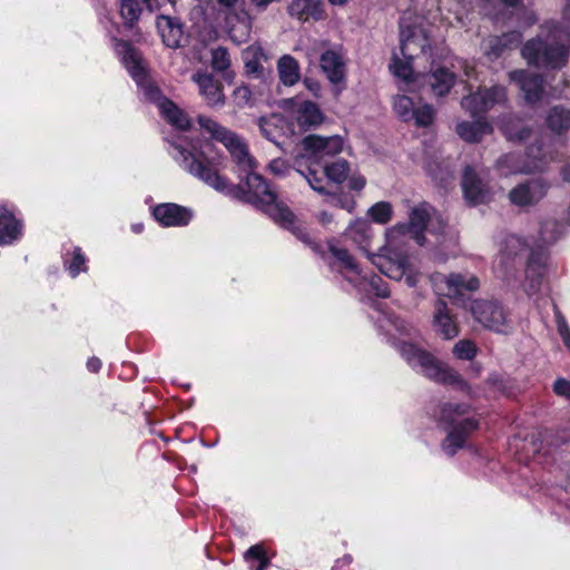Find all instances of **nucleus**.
<instances>
[{"mask_svg":"<svg viewBox=\"0 0 570 570\" xmlns=\"http://www.w3.org/2000/svg\"><path fill=\"white\" fill-rule=\"evenodd\" d=\"M521 56L531 67L560 70L570 57V36L558 23L546 22L540 32L523 45Z\"/></svg>","mask_w":570,"mask_h":570,"instance_id":"obj_1","label":"nucleus"},{"mask_svg":"<svg viewBox=\"0 0 570 570\" xmlns=\"http://www.w3.org/2000/svg\"><path fill=\"white\" fill-rule=\"evenodd\" d=\"M400 42L404 61L394 53L390 69L396 77L409 81L413 75L411 62L430 48L425 20L411 11L404 12L400 20Z\"/></svg>","mask_w":570,"mask_h":570,"instance_id":"obj_2","label":"nucleus"},{"mask_svg":"<svg viewBox=\"0 0 570 570\" xmlns=\"http://www.w3.org/2000/svg\"><path fill=\"white\" fill-rule=\"evenodd\" d=\"M400 353L412 366H420L423 374L438 383L454 386L456 390L471 394V387L462 375L448 364L436 360L431 353L411 343H402Z\"/></svg>","mask_w":570,"mask_h":570,"instance_id":"obj_3","label":"nucleus"},{"mask_svg":"<svg viewBox=\"0 0 570 570\" xmlns=\"http://www.w3.org/2000/svg\"><path fill=\"white\" fill-rule=\"evenodd\" d=\"M197 122L213 139L225 146L240 173L255 170L257 163L249 154L248 146L242 137L207 116H198Z\"/></svg>","mask_w":570,"mask_h":570,"instance_id":"obj_4","label":"nucleus"},{"mask_svg":"<svg viewBox=\"0 0 570 570\" xmlns=\"http://www.w3.org/2000/svg\"><path fill=\"white\" fill-rule=\"evenodd\" d=\"M245 185L248 193H252L259 200L267 215L277 224L293 223L294 213L277 199L276 193L263 176L254 170L248 171L245 174Z\"/></svg>","mask_w":570,"mask_h":570,"instance_id":"obj_5","label":"nucleus"},{"mask_svg":"<svg viewBox=\"0 0 570 570\" xmlns=\"http://www.w3.org/2000/svg\"><path fill=\"white\" fill-rule=\"evenodd\" d=\"M470 406L468 404H444L441 410V419L453 424V429L445 438L442 448L449 455H454L456 451L463 448L466 438L471 432L475 431L479 422L474 419H464L455 423V419L468 413Z\"/></svg>","mask_w":570,"mask_h":570,"instance_id":"obj_6","label":"nucleus"},{"mask_svg":"<svg viewBox=\"0 0 570 570\" xmlns=\"http://www.w3.org/2000/svg\"><path fill=\"white\" fill-rule=\"evenodd\" d=\"M470 311L474 320L488 330L500 334H508L511 330L505 309L495 301H473Z\"/></svg>","mask_w":570,"mask_h":570,"instance_id":"obj_7","label":"nucleus"},{"mask_svg":"<svg viewBox=\"0 0 570 570\" xmlns=\"http://www.w3.org/2000/svg\"><path fill=\"white\" fill-rule=\"evenodd\" d=\"M175 148L181 157L184 168L189 174L199 178L218 191H225L227 189L226 179L220 176L206 159L196 157L194 154L187 151L180 146H175Z\"/></svg>","mask_w":570,"mask_h":570,"instance_id":"obj_8","label":"nucleus"},{"mask_svg":"<svg viewBox=\"0 0 570 570\" xmlns=\"http://www.w3.org/2000/svg\"><path fill=\"white\" fill-rule=\"evenodd\" d=\"M549 188L550 184L546 179L538 177L517 185L509 191L508 197L518 207H530L541 202Z\"/></svg>","mask_w":570,"mask_h":570,"instance_id":"obj_9","label":"nucleus"},{"mask_svg":"<svg viewBox=\"0 0 570 570\" xmlns=\"http://www.w3.org/2000/svg\"><path fill=\"white\" fill-rule=\"evenodd\" d=\"M535 149L539 150L540 147L533 145L528 148V156L533 158L531 161L524 160L521 155L505 154L497 160V168L504 176L541 170L544 161L534 153Z\"/></svg>","mask_w":570,"mask_h":570,"instance_id":"obj_10","label":"nucleus"},{"mask_svg":"<svg viewBox=\"0 0 570 570\" xmlns=\"http://www.w3.org/2000/svg\"><path fill=\"white\" fill-rule=\"evenodd\" d=\"M461 185L464 198L470 205L489 203L493 197L489 184L471 166L464 168Z\"/></svg>","mask_w":570,"mask_h":570,"instance_id":"obj_11","label":"nucleus"},{"mask_svg":"<svg viewBox=\"0 0 570 570\" xmlns=\"http://www.w3.org/2000/svg\"><path fill=\"white\" fill-rule=\"evenodd\" d=\"M431 207L426 204H420L411 209L407 224L396 225L392 233L406 235L409 234L420 246L424 245V230L431 219Z\"/></svg>","mask_w":570,"mask_h":570,"instance_id":"obj_12","label":"nucleus"},{"mask_svg":"<svg viewBox=\"0 0 570 570\" xmlns=\"http://www.w3.org/2000/svg\"><path fill=\"white\" fill-rule=\"evenodd\" d=\"M193 80L198 85L199 94L208 107L218 109L225 106L226 97L220 80L207 72H196Z\"/></svg>","mask_w":570,"mask_h":570,"instance_id":"obj_13","label":"nucleus"},{"mask_svg":"<svg viewBox=\"0 0 570 570\" xmlns=\"http://www.w3.org/2000/svg\"><path fill=\"white\" fill-rule=\"evenodd\" d=\"M343 139L340 136L308 135L302 140L303 149L317 160L340 154L343 150Z\"/></svg>","mask_w":570,"mask_h":570,"instance_id":"obj_14","label":"nucleus"},{"mask_svg":"<svg viewBox=\"0 0 570 570\" xmlns=\"http://www.w3.org/2000/svg\"><path fill=\"white\" fill-rule=\"evenodd\" d=\"M509 79L519 85L527 102L535 104L541 100L544 91L541 75L517 69L509 72Z\"/></svg>","mask_w":570,"mask_h":570,"instance_id":"obj_15","label":"nucleus"},{"mask_svg":"<svg viewBox=\"0 0 570 570\" xmlns=\"http://www.w3.org/2000/svg\"><path fill=\"white\" fill-rule=\"evenodd\" d=\"M433 279L445 284L449 297L461 296L464 292L472 293L480 287L479 278L469 273H450L449 275L438 273L433 275Z\"/></svg>","mask_w":570,"mask_h":570,"instance_id":"obj_16","label":"nucleus"},{"mask_svg":"<svg viewBox=\"0 0 570 570\" xmlns=\"http://www.w3.org/2000/svg\"><path fill=\"white\" fill-rule=\"evenodd\" d=\"M433 328L444 340H452L459 335V326L448 304L443 298L434 304Z\"/></svg>","mask_w":570,"mask_h":570,"instance_id":"obj_17","label":"nucleus"},{"mask_svg":"<svg viewBox=\"0 0 570 570\" xmlns=\"http://www.w3.org/2000/svg\"><path fill=\"white\" fill-rule=\"evenodd\" d=\"M153 215L164 226H186L193 217L190 209L177 204L167 203L157 205Z\"/></svg>","mask_w":570,"mask_h":570,"instance_id":"obj_18","label":"nucleus"},{"mask_svg":"<svg viewBox=\"0 0 570 570\" xmlns=\"http://www.w3.org/2000/svg\"><path fill=\"white\" fill-rule=\"evenodd\" d=\"M499 129L512 142H523L532 135V128L514 115H503L499 118Z\"/></svg>","mask_w":570,"mask_h":570,"instance_id":"obj_19","label":"nucleus"},{"mask_svg":"<svg viewBox=\"0 0 570 570\" xmlns=\"http://www.w3.org/2000/svg\"><path fill=\"white\" fill-rule=\"evenodd\" d=\"M522 40L519 31H510L501 36H490L483 42L484 53L490 59H498L508 49L517 47Z\"/></svg>","mask_w":570,"mask_h":570,"instance_id":"obj_20","label":"nucleus"},{"mask_svg":"<svg viewBox=\"0 0 570 570\" xmlns=\"http://www.w3.org/2000/svg\"><path fill=\"white\" fill-rule=\"evenodd\" d=\"M157 29L163 38V42L168 48H178L183 39V23L176 17L170 16H158L157 17Z\"/></svg>","mask_w":570,"mask_h":570,"instance_id":"obj_21","label":"nucleus"},{"mask_svg":"<svg viewBox=\"0 0 570 570\" xmlns=\"http://www.w3.org/2000/svg\"><path fill=\"white\" fill-rule=\"evenodd\" d=\"M287 12L299 21L309 19L321 20L324 18L321 0H289Z\"/></svg>","mask_w":570,"mask_h":570,"instance_id":"obj_22","label":"nucleus"},{"mask_svg":"<svg viewBox=\"0 0 570 570\" xmlns=\"http://www.w3.org/2000/svg\"><path fill=\"white\" fill-rule=\"evenodd\" d=\"M426 85L436 97H443L449 94L455 82V75L446 68H436L424 76Z\"/></svg>","mask_w":570,"mask_h":570,"instance_id":"obj_23","label":"nucleus"},{"mask_svg":"<svg viewBox=\"0 0 570 570\" xmlns=\"http://www.w3.org/2000/svg\"><path fill=\"white\" fill-rule=\"evenodd\" d=\"M456 134L468 142H479L485 135L493 131L492 126L483 118L474 121H461L456 125Z\"/></svg>","mask_w":570,"mask_h":570,"instance_id":"obj_24","label":"nucleus"},{"mask_svg":"<svg viewBox=\"0 0 570 570\" xmlns=\"http://www.w3.org/2000/svg\"><path fill=\"white\" fill-rule=\"evenodd\" d=\"M321 68L331 82L338 83L344 80L345 65L337 52L327 50L322 53Z\"/></svg>","mask_w":570,"mask_h":570,"instance_id":"obj_25","label":"nucleus"},{"mask_svg":"<svg viewBox=\"0 0 570 570\" xmlns=\"http://www.w3.org/2000/svg\"><path fill=\"white\" fill-rule=\"evenodd\" d=\"M159 109L161 116L171 126L180 130H188L190 128L191 124L188 115L183 109H180L173 100H163Z\"/></svg>","mask_w":570,"mask_h":570,"instance_id":"obj_26","label":"nucleus"},{"mask_svg":"<svg viewBox=\"0 0 570 570\" xmlns=\"http://www.w3.org/2000/svg\"><path fill=\"white\" fill-rule=\"evenodd\" d=\"M277 71L281 81L285 86H294L301 79V68L298 61L289 55H285L278 59Z\"/></svg>","mask_w":570,"mask_h":570,"instance_id":"obj_27","label":"nucleus"},{"mask_svg":"<svg viewBox=\"0 0 570 570\" xmlns=\"http://www.w3.org/2000/svg\"><path fill=\"white\" fill-rule=\"evenodd\" d=\"M298 125L309 129L321 125L324 121V115L320 107L313 101H304L297 109Z\"/></svg>","mask_w":570,"mask_h":570,"instance_id":"obj_28","label":"nucleus"},{"mask_svg":"<svg viewBox=\"0 0 570 570\" xmlns=\"http://www.w3.org/2000/svg\"><path fill=\"white\" fill-rule=\"evenodd\" d=\"M20 234V225L13 214L0 207V245L12 243Z\"/></svg>","mask_w":570,"mask_h":570,"instance_id":"obj_29","label":"nucleus"},{"mask_svg":"<svg viewBox=\"0 0 570 570\" xmlns=\"http://www.w3.org/2000/svg\"><path fill=\"white\" fill-rule=\"evenodd\" d=\"M543 274L544 265L538 256L532 255L528 261L525 268V277L528 282L525 291L529 295H533L540 291Z\"/></svg>","mask_w":570,"mask_h":570,"instance_id":"obj_30","label":"nucleus"},{"mask_svg":"<svg viewBox=\"0 0 570 570\" xmlns=\"http://www.w3.org/2000/svg\"><path fill=\"white\" fill-rule=\"evenodd\" d=\"M548 127L556 134L570 129V109L562 106L552 107L547 116Z\"/></svg>","mask_w":570,"mask_h":570,"instance_id":"obj_31","label":"nucleus"},{"mask_svg":"<svg viewBox=\"0 0 570 570\" xmlns=\"http://www.w3.org/2000/svg\"><path fill=\"white\" fill-rule=\"evenodd\" d=\"M118 46L122 48V59L132 78L136 79L144 75L146 71L141 65L140 53L127 41H119Z\"/></svg>","mask_w":570,"mask_h":570,"instance_id":"obj_32","label":"nucleus"},{"mask_svg":"<svg viewBox=\"0 0 570 570\" xmlns=\"http://www.w3.org/2000/svg\"><path fill=\"white\" fill-rule=\"evenodd\" d=\"M345 236L351 238L355 244L365 247L370 239V224L365 219H355L346 229Z\"/></svg>","mask_w":570,"mask_h":570,"instance_id":"obj_33","label":"nucleus"},{"mask_svg":"<svg viewBox=\"0 0 570 570\" xmlns=\"http://www.w3.org/2000/svg\"><path fill=\"white\" fill-rule=\"evenodd\" d=\"M461 107L472 117H478L487 112L482 88L475 92L464 96L461 99Z\"/></svg>","mask_w":570,"mask_h":570,"instance_id":"obj_34","label":"nucleus"},{"mask_svg":"<svg viewBox=\"0 0 570 570\" xmlns=\"http://www.w3.org/2000/svg\"><path fill=\"white\" fill-rule=\"evenodd\" d=\"M138 86L141 88L146 99L151 102L157 104L160 107L163 100H167L168 98L164 97L160 89L151 81L148 75L145 72L135 79Z\"/></svg>","mask_w":570,"mask_h":570,"instance_id":"obj_35","label":"nucleus"},{"mask_svg":"<svg viewBox=\"0 0 570 570\" xmlns=\"http://www.w3.org/2000/svg\"><path fill=\"white\" fill-rule=\"evenodd\" d=\"M348 171L350 165L344 159L324 165V174L328 180L335 184H342L347 178Z\"/></svg>","mask_w":570,"mask_h":570,"instance_id":"obj_36","label":"nucleus"},{"mask_svg":"<svg viewBox=\"0 0 570 570\" xmlns=\"http://www.w3.org/2000/svg\"><path fill=\"white\" fill-rule=\"evenodd\" d=\"M485 109L489 111L495 105H504L507 102V90L503 86H492L490 88H482Z\"/></svg>","mask_w":570,"mask_h":570,"instance_id":"obj_37","label":"nucleus"},{"mask_svg":"<svg viewBox=\"0 0 570 570\" xmlns=\"http://www.w3.org/2000/svg\"><path fill=\"white\" fill-rule=\"evenodd\" d=\"M141 8L136 0H121L120 14L128 27H132L139 19Z\"/></svg>","mask_w":570,"mask_h":570,"instance_id":"obj_38","label":"nucleus"},{"mask_svg":"<svg viewBox=\"0 0 570 570\" xmlns=\"http://www.w3.org/2000/svg\"><path fill=\"white\" fill-rule=\"evenodd\" d=\"M283 227L288 228L301 242L308 245L313 250H318L320 245L314 242V239L308 234L305 226L296 222V217H293V223L291 224H281Z\"/></svg>","mask_w":570,"mask_h":570,"instance_id":"obj_39","label":"nucleus"},{"mask_svg":"<svg viewBox=\"0 0 570 570\" xmlns=\"http://www.w3.org/2000/svg\"><path fill=\"white\" fill-rule=\"evenodd\" d=\"M452 352L459 360L472 361L478 353V347L471 340H460L454 344Z\"/></svg>","mask_w":570,"mask_h":570,"instance_id":"obj_40","label":"nucleus"},{"mask_svg":"<svg viewBox=\"0 0 570 570\" xmlns=\"http://www.w3.org/2000/svg\"><path fill=\"white\" fill-rule=\"evenodd\" d=\"M367 214L374 222L386 224L392 217V206L387 202H379L368 209Z\"/></svg>","mask_w":570,"mask_h":570,"instance_id":"obj_41","label":"nucleus"},{"mask_svg":"<svg viewBox=\"0 0 570 570\" xmlns=\"http://www.w3.org/2000/svg\"><path fill=\"white\" fill-rule=\"evenodd\" d=\"M212 68L218 72H224L230 67V57L228 50L224 47H218L212 50Z\"/></svg>","mask_w":570,"mask_h":570,"instance_id":"obj_42","label":"nucleus"},{"mask_svg":"<svg viewBox=\"0 0 570 570\" xmlns=\"http://www.w3.org/2000/svg\"><path fill=\"white\" fill-rule=\"evenodd\" d=\"M394 110L405 121L412 119L414 111L412 99L406 96H397L394 100Z\"/></svg>","mask_w":570,"mask_h":570,"instance_id":"obj_43","label":"nucleus"},{"mask_svg":"<svg viewBox=\"0 0 570 570\" xmlns=\"http://www.w3.org/2000/svg\"><path fill=\"white\" fill-rule=\"evenodd\" d=\"M434 116V108L431 105H424L417 109H414L412 118H414L415 124L419 127H428L433 122Z\"/></svg>","mask_w":570,"mask_h":570,"instance_id":"obj_44","label":"nucleus"},{"mask_svg":"<svg viewBox=\"0 0 570 570\" xmlns=\"http://www.w3.org/2000/svg\"><path fill=\"white\" fill-rule=\"evenodd\" d=\"M327 203L332 206L343 208L352 213L355 208L356 202L347 195H334L327 191Z\"/></svg>","mask_w":570,"mask_h":570,"instance_id":"obj_45","label":"nucleus"},{"mask_svg":"<svg viewBox=\"0 0 570 570\" xmlns=\"http://www.w3.org/2000/svg\"><path fill=\"white\" fill-rule=\"evenodd\" d=\"M233 99L238 108L249 105L252 101V91L248 86L242 85L236 87L233 91Z\"/></svg>","mask_w":570,"mask_h":570,"instance_id":"obj_46","label":"nucleus"},{"mask_svg":"<svg viewBox=\"0 0 570 570\" xmlns=\"http://www.w3.org/2000/svg\"><path fill=\"white\" fill-rule=\"evenodd\" d=\"M330 252L337 261H340L344 265L345 268H348L351 271L356 269V263L346 249L338 248L336 246H331Z\"/></svg>","mask_w":570,"mask_h":570,"instance_id":"obj_47","label":"nucleus"},{"mask_svg":"<svg viewBox=\"0 0 570 570\" xmlns=\"http://www.w3.org/2000/svg\"><path fill=\"white\" fill-rule=\"evenodd\" d=\"M407 259L402 258L397 266H391L389 271H382L386 276L400 281L406 273Z\"/></svg>","mask_w":570,"mask_h":570,"instance_id":"obj_48","label":"nucleus"},{"mask_svg":"<svg viewBox=\"0 0 570 570\" xmlns=\"http://www.w3.org/2000/svg\"><path fill=\"white\" fill-rule=\"evenodd\" d=\"M85 256L81 254L80 248H75L73 250V259L69 265V272L72 276H77L80 271H82V266L85 265Z\"/></svg>","mask_w":570,"mask_h":570,"instance_id":"obj_49","label":"nucleus"},{"mask_svg":"<svg viewBox=\"0 0 570 570\" xmlns=\"http://www.w3.org/2000/svg\"><path fill=\"white\" fill-rule=\"evenodd\" d=\"M245 71L248 76L256 75L262 77L264 68L257 58H252L245 61Z\"/></svg>","mask_w":570,"mask_h":570,"instance_id":"obj_50","label":"nucleus"},{"mask_svg":"<svg viewBox=\"0 0 570 570\" xmlns=\"http://www.w3.org/2000/svg\"><path fill=\"white\" fill-rule=\"evenodd\" d=\"M307 181L315 191L320 194H327V190L323 185V178L318 177L314 171L309 170Z\"/></svg>","mask_w":570,"mask_h":570,"instance_id":"obj_51","label":"nucleus"},{"mask_svg":"<svg viewBox=\"0 0 570 570\" xmlns=\"http://www.w3.org/2000/svg\"><path fill=\"white\" fill-rule=\"evenodd\" d=\"M553 391L560 395L564 396L570 401V382L564 379H559L553 384Z\"/></svg>","mask_w":570,"mask_h":570,"instance_id":"obj_52","label":"nucleus"},{"mask_svg":"<svg viewBox=\"0 0 570 570\" xmlns=\"http://www.w3.org/2000/svg\"><path fill=\"white\" fill-rule=\"evenodd\" d=\"M371 285L376 296L382 298H387L390 296V289L387 288L386 284L382 283V279H373Z\"/></svg>","mask_w":570,"mask_h":570,"instance_id":"obj_53","label":"nucleus"},{"mask_svg":"<svg viewBox=\"0 0 570 570\" xmlns=\"http://www.w3.org/2000/svg\"><path fill=\"white\" fill-rule=\"evenodd\" d=\"M265 551L264 549L262 548V546L259 544H255V546H252L245 553V558L246 559H256V560H262L263 558H265Z\"/></svg>","mask_w":570,"mask_h":570,"instance_id":"obj_54","label":"nucleus"},{"mask_svg":"<svg viewBox=\"0 0 570 570\" xmlns=\"http://www.w3.org/2000/svg\"><path fill=\"white\" fill-rule=\"evenodd\" d=\"M365 178L363 176H352L348 180V186L353 190H362L365 186Z\"/></svg>","mask_w":570,"mask_h":570,"instance_id":"obj_55","label":"nucleus"},{"mask_svg":"<svg viewBox=\"0 0 570 570\" xmlns=\"http://www.w3.org/2000/svg\"><path fill=\"white\" fill-rule=\"evenodd\" d=\"M87 367H88L89 371H91L94 373H97L100 370V367H101V362L97 357H91L87 362Z\"/></svg>","mask_w":570,"mask_h":570,"instance_id":"obj_56","label":"nucleus"},{"mask_svg":"<svg viewBox=\"0 0 570 570\" xmlns=\"http://www.w3.org/2000/svg\"><path fill=\"white\" fill-rule=\"evenodd\" d=\"M559 332L564 345L570 348V328L567 326H560Z\"/></svg>","mask_w":570,"mask_h":570,"instance_id":"obj_57","label":"nucleus"},{"mask_svg":"<svg viewBox=\"0 0 570 570\" xmlns=\"http://www.w3.org/2000/svg\"><path fill=\"white\" fill-rule=\"evenodd\" d=\"M318 219L323 225H327L333 220V215L327 212H321L318 215Z\"/></svg>","mask_w":570,"mask_h":570,"instance_id":"obj_58","label":"nucleus"},{"mask_svg":"<svg viewBox=\"0 0 570 570\" xmlns=\"http://www.w3.org/2000/svg\"><path fill=\"white\" fill-rule=\"evenodd\" d=\"M239 1L240 0H217L219 6H222V7L226 8V9L235 8Z\"/></svg>","mask_w":570,"mask_h":570,"instance_id":"obj_59","label":"nucleus"},{"mask_svg":"<svg viewBox=\"0 0 570 570\" xmlns=\"http://www.w3.org/2000/svg\"><path fill=\"white\" fill-rule=\"evenodd\" d=\"M405 278V283L410 286V287H414L417 283V278L414 274H411V273H405V275L403 276Z\"/></svg>","mask_w":570,"mask_h":570,"instance_id":"obj_60","label":"nucleus"},{"mask_svg":"<svg viewBox=\"0 0 570 570\" xmlns=\"http://www.w3.org/2000/svg\"><path fill=\"white\" fill-rule=\"evenodd\" d=\"M284 166V163L283 161H279V160H274L269 164V167L271 169L276 173V174H281L282 173V167Z\"/></svg>","mask_w":570,"mask_h":570,"instance_id":"obj_61","label":"nucleus"},{"mask_svg":"<svg viewBox=\"0 0 570 570\" xmlns=\"http://www.w3.org/2000/svg\"><path fill=\"white\" fill-rule=\"evenodd\" d=\"M561 177L562 179L566 181V183H570V166L569 165H564L562 168H561Z\"/></svg>","mask_w":570,"mask_h":570,"instance_id":"obj_62","label":"nucleus"},{"mask_svg":"<svg viewBox=\"0 0 570 570\" xmlns=\"http://www.w3.org/2000/svg\"><path fill=\"white\" fill-rule=\"evenodd\" d=\"M249 36V26L248 24H245L244 26V30L242 31L240 33V37L238 39V42H244L246 41V39L248 38Z\"/></svg>","mask_w":570,"mask_h":570,"instance_id":"obj_63","label":"nucleus"},{"mask_svg":"<svg viewBox=\"0 0 570 570\" xmlns=\"http://www.w3.org/2000/svg\"><path fill=\"white\" fill-rule=\"evenodd\" d=\"M229 193H230V194H233L234 196L238 197L240 193H242V194H244V193H245V189H244V187H242V185H238V186H236V187L232 188V189L229 190Z\"/></svg>","mask_w":570,"mask_h":570,"instance_id":"obj_64","label":"nucleus"}]
</instances>
